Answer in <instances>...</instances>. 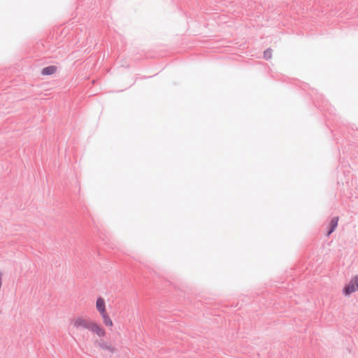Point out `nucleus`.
<instances>
[{
  "label": "nucleus",
  "instance_id": "5",
  "mask_svg": "<svg viewBox=\"0 0 358 358\" xmlns=\"http://www.w3.org/2000/svg\"><path fill=\"white\" fill-rule=\"evenodd\" d=\"M103 324L107 327H113V322L108 312L100 314Z\"/></svg>",
  "mask_w": 358,
  "mask_h": 358
},
{
  "label": "nucleus",
  "instance_id": "4",
  "mask_svg": "<svg viewBox=\"0 0 358 358\" xmlns=\"http://www.w3.org/2000/svg\"><path fill=\"white\" fill-rule=\"evenodd\" d=\"M99 345L101 350L106 351L111 354H113V353L116 352V351H117V349L115 348V347H114L110 343L103 341H100L99 343Z\"/></svg>",
  "mask_w": 358,
  "mask_h": 358
},
{
  "label": "nucleus",
  "instance_id": "9",
  "mask_svg": "<svg viewBox=\"0 0 358 358\" xmlns=\"http://www.w3.org/2000/svg\"><path fill=\"white\" fill-rule=\"evenodd\" d=\"M272 55H273V50L271 48H268L264 52V58L266 59H271Z\"/></svg>",
  "mask_w": 358,
  "mask_h": 358
},
{
  "label": "nucleus",
  "instance_id": "8",
  "mask_svg": "<svg viewBox=\"0 0 358 358\" xmlns=\"http://www.w3.org/2000/svg\"><path fill=\"white\" fill-rule=\"evenodd\" d=\"M338 217H335L331 220L330 224H329L330 229L327 234L328 236L330 235L336 229V228L338 225Z\"/></svg>",
  "mask_w": 358,
  "mask_h": 358
},
{
  "label": "nucleus",
  "instance_id": "2",
  "mask_svg": "<svg viewBox=\"0 0 358 358\" xmlns=\"http://www.w3.org/2000/svg\"><path fill=\"white\" fill-rule=\"evenodd\" d=\"M358 290V275L353 277L350 282L343 289V292L346 296Z\"/></svg>",
  "mask_w": 358,
  "mask_h": 358
},
{
  "label": "nucleus",
  "instance_id": "1",
  "mask_svg": "<svg viewBox=\"0 0 358 358\" xmlns=\"http://www.w3.org/2000/svg\"><path fill=\"white\" fill-rule=\"evenodd\" d=\"M71 327L76 330L87 329L99 337H105L106 329L101 324L94 320H90L83 315H77L70 320Z\"/></svg>",
  "mask_w": 358,
  "mask_h": 358
},
{
  "label": "nucleus",
  "instance_id": "3",
  "mask_svg": "<svg viewBox=\"0 0 358 358\" xmlns=\"http://www.w3.org/2000/svg\"><path fill=\"white\" fill-rule=\"evenodd\" d=\"M96 309L100 314L107 312L106 302L103 297H98L96 301Z\"/></svg>",
  "mask_w": 358,
  "mask_h": 358
},
{
  "label": "nucleus",
  "instance_id": "7",
  "mask_svg": "<svg viewBox=\"0 0 358 358\" xmlns=\"http://www.w3.org/2000/svg\"><path fill=\"white\" fill-rule=\"evenodd\" d=\"M57 71V67L55 66H50L43 69L42 74L44 76L52 75Z\"/></svg>",
  "mask_w": 358,
  "mask_h": 358
},
{
  "label": "nucleus",
  "instance_id": "6",
  "mask_svg": "<svg viewBox=\"0 0 358 358\" xmlns=\"http://www.w3.org/2000/svg\"><path fill=\"white\" fill-rule=\"evenodd\" d=\"M103 324L107 327H113V322L108 312L100 314Z\"/></svg>",
  "mask_w": 358,
  "mask_h": 358
}]
</instances>
